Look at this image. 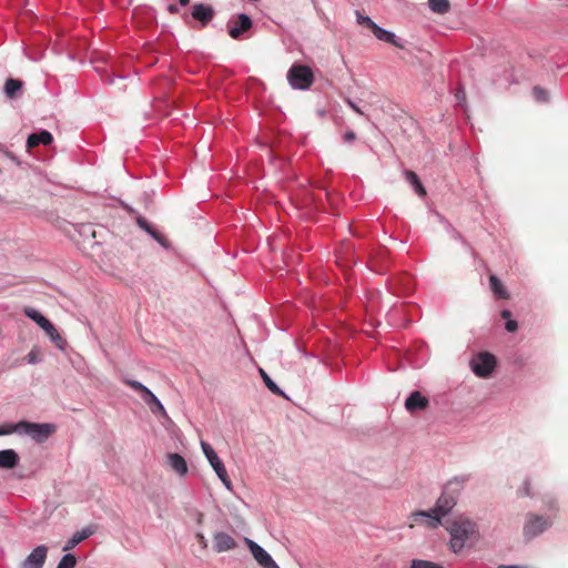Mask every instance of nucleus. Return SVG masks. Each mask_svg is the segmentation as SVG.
I'll return each mask as SVG.
<instances>
[{
    "mask_svg": "<svg viewBox=\"0 0 568 568\" xmlns=\"http://www.w3.org/2000/svg\"><path fill=\"white\" fill-rule=\"evenodd\" d=\"M468 475L455 476L448 480L442 490L440 496L437 498L434 507L428 510H417L412 513L410 520L414 523L427 520L429 528H437L442 525L443 518L452 513L457 505L458 498L468 481Z\"/></svg>",
    "mask_w": 568,
    "mask_h": 568,
    "instance_id": "nucleus-1",
    "label": "nucleus"
},
{
    "mask_svg": "<svg viewBox=\"0 0 568 568\" xmlns=\"http://www.w3.org/2000/svg\"><path fill=\"white\" fill-rule=\"evenodd\" d=\"M449 534V548L454 554L475 545L479 539L478 525L467 516H458L446 527Z\"/></svg>",
    "mask_w": 568,
    "mask_h": 568,
    "instance_id": "nucleus-2",
    "label": "nucleus"
},
{
    "mask_svg": "<svg viewBox=\"0 0 568 568\" xmlns=\"http://www.w3.org/2000/svg\"><path fill=\"white\" fill-rule=\"evenodd\" d=\"M286 79L292 89L306 91L314 82V73L310 67L294 63L288 69Z\"/></svg>",
    "mask_w": 568,
    "mask_h": 568,
    "instance_id": "nucleus-3",
    "label": "nucleus"
},
{
    "mask_svg": "<svg viewBox=\"0 0 568 568\" xmlns=\"http://www.w3.org/2000/svg\"><path fill=\"white\" fill-rule=\"evenodd\" d=\"M20 435H28L37 443H43L55 432V425L49 423L19 422Z\"/></svg>",
    "mask_w": 568,
    "mask_h": 568,
    "instance_id": "nucleus-4",
    "label": "nucleus"
},
{
    "mask_svg": "<svg viewBox=\"0 0 568 568\" xmlns=\"http://www.w3.org/2000/svg\"><path fill=\"white\" fill-rule=\"evenodd\" d=\"M253 27L252 18L246 13H239L232 17L227 24V33L234 40H243L250 38L247 34Z\"/></svg>",
    "mask_w": 568,
    "mask_h": 568,
    "instance_id": "nucleus-5",
    "label": "nucleus"
},
{
    "mask_svg": "<svg viewBox=\"0 0 568 568\" xmlns=\"http://www.w3.org/2000/svg\"><path fill=\"white\" fill-rule=\"evenodd\" d=\"M496 357L487 352L474 356L469 363L473 373L481 378H487L496 367Z\"/></svg>",
    "mask_w": 568,
    "mask_h": 568,
    "instance_id": "nucleus-6",
    "label": "nucleus"
},
{
    "mask_svg": "<svg viewBox=\"0 0 568 568\" xmlns=\"http://www.w3.org/2000/svg\"><path fill=\"white\" fill-rule=\"evenodd\" d=\"M551 521L535 514H528L524 526L526 539H532L550 527Z\"/></svg>",
    "mask_w": 568,
    "mask_h": 568,
    "instance_id": "nucleus-7",
    "label": "nucleus"
},
{
    "mask_svg": "<svg viewBox=\"0 0 568 568\" xmlns=\"http://www.w3.org/2000/svg\"><path fill=\"white\" fill-rule=\"evenodd\" d=\"M247 548L253 555L254 559L257 564L263 568H280V566L275 562L272 556L257 542L250 538L244 539Z\"/></svg>",
    "mask_w": 568,
    "mask_h": 568,
    "instance_id": "nucleus-8",
    "label": "nucleus"
},
{
    "mask_svg": "<svg viewBox=\"0 0 568 568\" xmlns=\"http://www.w3.org/2000/svg\"><path fill=\"white\" fill-rule=\"evenodd\" d=\"M47 556L48 547L45 545H39L34 547L21 562L20 568H43Z\"/></svg>",
    "mask_w": 568,
    "mask_h": 568,
    "instance_id": "nucleus-9",
    "label": "nucleus"
},
{
    "mask_svg": "<svg viewBox=\"0 0 568 568\" xmlns=\"http://www.w3.org/2000/svg\"><path fill=\"white\" fill-rule=\"evenodd\" d=\"M138 226L146 232L155 242H158L164 250H170L171 244L169 240L156 231L143 216L139 215L136 217Z\"/></svg>",
    "mask_w": 568,
    "mask_h": 568,
    "instance_id": "nucleus-10",
    "label": "nucleus"
},
{
    "mask_svg": "<svg viewBox=\"0 0 568 568\" xmlns=\"http://www.w3.org/2000/svg\"><path fill=\"white\" fill-rule=\"evenodd\" d=\"M201 448H202L203 454L205 455L207 462L210 463V465L214 469L215 474L216 475H221V474L224 475L226 468H225L224 463L222 462V459L217 456V454L214 450V448L209 443H206L204 440L201 442Z\"/></svg>",
    "mask_w": 568,
    "mask_h": 568,
    "instance_id": "nucleus-11",
    "label": "nucleus"
},
{
    "mask_svg": "<svg viewBox=\"0 0 568 568\" xmlns=\"http://www.w3.org/2000/svg\"><path fill=\"white\" fill-rule=\"evenodd\" d=\"M429 400L419 390H414L405 400V408L409 413L424 410L428 407Z\"/></svg>",
    "mask_w": 568,
    "mask_h": 568,
    "instance_id": "nucleus-12",
    "label": "nucleus"
},
{
    "mask_svg": "<svg viewBox=\"0 0 568 568\" xmlns=\"http://www.w3.org/2000/svg\"><path fill=\"white\" fill-rule=\"evenodd\" d=\"M436 217L439 223L443 224L446 232L456 241L460 242L462 245L471 254H475L474 248L469 244V242L453 226V224L440 213L436 212Z\"/></svg>",
    "mask_w": 568,
    "mask_h": 568,
    "instance_id": "nucleus-13",
    "label": "nucleus"
},
{
    "mask_svg": "<svg viewBox=\"0 0 568 568\" xmlns=\"http://www.w3.org/2000/svg\"><path fill=\"white\" fill-rule=\"evenodd\" d=\"M213 547L215 551L224 552L234 549L236 547V541L231 535L219 531L213 536Z\"/></svg>",
    "mask_w": 568,
    "mask_h": 568,
    "instance_id": "nucleus-14",
    "label": "nucleus"
},
{
    "mask_svg": "<svg viewBox=\"0 0 568 568\" xmlns=\"http://www.w3.org/2000/svg\"><path fill=\"white\" fill-rule=\"evenodd\" d=\"M372 33L383 42L390 43L399 49L405 48V42L400 38H398L393 31L386 30L378 24L374 27Z\"/></svg>",
    "mask_w": 568,
    "mask_h": 568,
    "instance_id": "nucleus-15",
    "label": "nucleus"
},
{
    "mask_svg": "<svg viewBox=\"0 0 568 568\" xmlns=\"http://www.w3.org/2000/svg\"><path fill=\"white\" fill-rule=\"evenodd\" d=\"M192 17L201 22L202 26H206L214 17V10L211 6L204 3H195L191 12Z\"/></svg>",
    "mask_w": 568,
    "mask_h": 568,
    "instance_id": "nucleus-16",
    "label": "nucleus"
},
{
    "mask_svg": "<svg viewBox=\"0 0 568 568\" xmlns=\"http://www.w3.org/2000/svg\"><path fill=\"white\" fill-rule=\"evenodd\" d=\"M53 141L52 134L48 130H40L28 135L27 149H33L40 144L49 145Z\"/></svg>",
    "mask_w": 568,
    "mask_h": 568,
    "instance_id": "nucleus-17",
    "label": "nucleus"
},
{
    "mask_svg": "<svg viewBox=\"0 0 568 568\" xmlns=\"http://www.w3.org/2000/svg\"><path fill=\"white\" fill-rule=\"evenodd\" d=\"M142 399L149 406L152 414L168 417V414H166V410H165L163 404L161 403V400L158 398V396L151 389H149L144 394Z\"/></svg>",
    "mask_w": 568,
    "mask_h": 568,
    "instance_id": "nucleus-18",
    "label": "nucleus"
},
{
    "mask_svg": "<svg viewBox=\"0 0 568 568\" xmlns=\"http://www.w3.org/2000/svg\"><path fill=\"white\" fill-rule=\"evenodd\" d=\"M169 466L179 475L184 476L187 474V464L185 458L178 453H170L166 456Z\"/></svg>",
    "mask_w": 568,
    "mask_h": 568,
    "instance_id": "nucleus-19",
    "label": "nucleus"
},
{
    "mask_svg": "<svg viewBox=\"0 0 568 568\" xmlns=\"http://www.w3.org/2000/svg\"><path fill=\"white\" fill-rule=\"evenodd\" d=\"M19 464V455L13 449L0 450V468L12 469Z\"/></svg>",
    "mask_w": 568,
    "mask_h": 568,
    "instance_id": "nucleus-20",
    "label": "nucleus"
},
{
    "mask_svg": "<svg viewBox=\"0 0 568 568\" xmlns=\"http://www.w3.org/2000/svg\"><path fill=\"white\" fill-rule=\"evenodd\" d=\"M92 535V530L90 528H83L82 530L75 531L64 544L63 551H69L73 549L77 545H79L84 539L89 538Z\"/></svg>",
    "mask_w": 568,
    "mask_h": 568,
    "instance_id": "nucleus-21",
    "label": "nucleus"
},
{
    "mask_svg": "<svg viewBox=\"0 0 568 568\" xmlns=\"http://www.w3.org/2000/svg\"><path fill=\"white\" fill-rule=\"evenodd\" d=\"M404 175L406 181L412 185V187L416 192V194H418L419 196L426 195V189L424 187L423 183L420 182L418 175L415 172L406 170L404 172Z\"/></svg>",
    "mask_w": 568,
    "mask_h": 568,
    "instance_id": "nucleus-22",
    "label": "nucleus"
},
{
    "mask_svg": "<svg viewBox=\"0 0 568 568\" xmlns=\"http://www.w3.org/2000/svg\"><path fill=\"white\" fill-rule=\"evenodd\" d=\"M42 329L47 333V335L59 349L64 351L67 342L64 338H62V336L59 334L55 326L51 322L49 323V326H44Z\"/></svg>",
    "mask_w": 568,
    "mask_h": 568,
    "instance_id": "nucleus-23",
    "label": "nucleus"
},
{
    "mask_svg": "<svg viewBox=\"0 0 568 568\" xmlns=\"http://www.w3.org/2000/svg\"><path fill=\"white\" fill-rule=\"evenodd\" d=\"M489 285L493 293L503 300H507L509 297V294L507 290L501 284L500 280L496 275L489 276Z\"/></svg>",
    "mask_w": 568,
    "mask_h": 568,
    "instance_id": "nucleus-24",
    "label": "nucleus"
},
{
    "mask_svg": "<svg viewBox=\"0 0 568 568\" xmlns=\"http://www.w3.org/2000/svg\"><path fill=\"white\" fill-rule=\"evenodd\" d=\"M24 314L30 320L34 321L41 328L49 326L50 321L43 316L38 310L32 307H26Z\"/></svg>",
    "mask_w": 568,
    "mask_h": 568,
    "instance_id": "nucleus-25",
    "label": "nucleus"
},
{
    "mask_svg": "<svg viewBox=\"0 0 568 568\" xmlns=\"http://www.w3.org/2000/svg\"><path fill=\"white\" fill-rule=\"evenodd\" d=\"M22 81L18 79H8L4 83V93L8 98H14L17 93L22 89Z\"/></svg>",
    "mask_w": 568,
    "mask_h": 568,
    "instance_id": "nucleus-26",
    "label": "nucleus"
},
{
    "mask_svg": "<svg viewBox=\"0 0 568 568\" xmlns=\"http://www.w3.org/2000/svg\"><path fill=\"white\" fill-rule=\"evenodd\" d=\"M428 6L430 11L437 14H445L450 9L448 0H428Z\"/></svg>",
    "mask_w": 568,
    "mask_h": 568,
    "instance_id": "nucleus-27",
    "label": "nucleus"
},
{
    "mask_svg": "<svg viewBox=\"0 0 568 568\" xmlns=\"http://www.w3.org/2000/svg\"><path fill=\"white\" fill-rule=\"evenodd\" d=\"M260 376L262 377L266 387L275 395L285 396V393L276 385V383L268 376V374L263 369H258Z\"/></svg>",
    "mask_w": 568,
    "mask_h": 568,
    "instance_id": "nucleus-28",
    "label": "nucleus"
},
{
    "mask_svg": "<svg viewBox=\"0 0 568 568\" xmlns=\"http://www.w3.org/2000/svg\"><path fill=\"white\" fill-rule=\"evenodd\" d=\"M75 565H77V557L71 552H67L62 556V558L60 559V561L55 568H74Z\"/></svg>",
    "mask_w": 568,
    "mask_h": 568,
    "instance_id": "nucleus-29",
    "label": "nucleus"
},
{
    "mask_svg": "<svg viewBox=\"0 0 568 568\" xmlns=\"http://www.w3.org/2000/svg\"><path fill=\"white\" fill-rule=\"evenodd\" d=\"M410 568H444L442 565L423 559H413Z\"/></svg>",
    "mask_w": 568,
    "mask_h": 568,
    "instance_id": "nucleus-30",
    "label": "nucleus"
},
{
    "mask_svg": "<svg viewBox=\"0 0 568 568\" xmlns=\"http://www.w3.org/2000/svg\"><path fill=\"white\" fill-rule=\"evenodd\" d=\"M355 13L357 23L373 31L376 23L368 16H363L359 11H356Z\"/></svg>",
    "mask_w": 568,
    "mask_h": 568,
    "instance_id": "nucleus-31",
    "label": "nucleus"
},
{
    "mask_svg": "<svg viewBox=\"0 0 568 568\" xmlns=\"http://www.w3.org/2000/svg\"><path fill=\"white\" fill-rule=\"evenodd\" d=\"M126 385H129L132 389L140 393L141 397L144 396V394L150 389L145 385H143L141 382L135 379H125L124 381Z\"/></svg>",
    "mask_w": 568,
    "mask_h": 568,
    "instance_id": "nucleus-32",
    "label": "nucleus"
},
{
    "mask_svg": "<svg viewBox=\"0 0 568 568\" xmlns=\"http://www.w3.org/2000/svg\"><path fill=\"white\" fill-rule=\"evenodd\" d=\"M17 433L20 435L19 422L16 424H3L0 425V436L10 435Z\"/></svg>",
    "mask_w": 568,
    "mask_h": 568,
    "instance_id": "nucleus-33",
    "label": "nucleus"
},
{
    "mask_svg": "<svg viewBox=\"0 0 568 568\" xmlns=\"http://www.w3.org/2000/svg\"><path fill=\"white\" fill-rule=\"evenodd\" d=\"M532 95L535 98L536 101L538 102H546L548 101V93L545 89L540 88V87H535L532 89Z\"/></svg>",
    "mask_w": 568,
    "mask_h": 568,
    "instance_id": "nucleus-34",
    "label": "nucleus"
},
{
    "mask_svg": "<svg viewBox=\"0 0 568 568\" xmlns=\"http://www.w3.org/2000/svg\"><path fill=\"white\" fill-rule=\"evenodd\" d=\"M219 477V479L224 484V486L231 490L232 489V481L227 475V471L225 470V474L224 475H216Z\"/></svg>",
    "mask_w": 568,
    "mask_h": 568,
    "instance_id": "nucleus-35",
    "label": "nucleus"
},
{
    "mask_svg": "<svg viewBox=\"0 0 568 568\" xmlns=\"http://www.w3.org/2000/svg\"><path fill=\"white\" fill-rule=\"evenodd\" d=\"M356 139V134L353 130H348L343 134V141L345 143H351Z\"/></svg>",
    "mask_w": 568,
    "mask_h": 568,
    "instance_id": "nucleus-36",
    "label": "nucleus"
},
{
    "mask_svg": "<svg viewBox=\"0 0 568 568\" xmlns=\"http://www.w3.org/2000/svg\"><path fill=\"white\" fill-rule=\"evenodd\" d=\"M505 328H506L508 332L513 333V332H516V331H517V328H518V324H517V322H516L515 320H508V321H506V323H505Z\"/></svg>",
    "mask_w": 568,
    "mask_h": 568,
    "instance_id": "nucleus-37",
    "label": "nucleus"
},
{
    "mask_svg": "<svg viewBox=\"0 0 568 568\" xmlns=\"http://www.w3.org/2000/svg\"><path fill=\"white\" fill-rule=\"evenodd\" d=\"M455 97H456L458 104L462 105L466 102V93L463 89H458Z\"/></svg>",
    "mask_w": 568,
    "mask_h": 568,
    "instance_id": "nucleus-38",
    "label": "nucleus"
},
{
    "mask_svg": "<svg viewBox=\"0 0 568 568\" xmlns=\"http://www.w3.org/2000/svg\"><path fill=\"white\" fill-rule=\"evenodd\" d=\"M346 102H347L348 106H349L353 111H355L357 114H361V115H363V114H364V112H363V111L357 106V104H356L355 102H353V101H352V100H349V99H348Z\"/></svg>",
    "mask_w": 568,
    "mask_h": 568,
    "instance_id": "nucleus-39",
    "label": "nucleus"
},
{
    "mask_svg": "<svg viewBox=\"0 0 568 568\" xmlns=\"http://www.w3.org/2000/svg\"><path fill=\"white\" fill-rule=\"evenodd\" d=\"M27 361L29 364H36L38 363V357H37V354L34 352H30L28 355H27Z\"/></svg>",
    "mask_w": 568,
    "mask_h": 568,
    "instance_id": "nucleus-40",
    "label": "nucleus"
},
{
    "mask_svg": "<svg viewBox=\"0 0 568 568\" xmlns=\"http://www.w3.org/2000/svg\"><path fill=\"white\" fill-rule=\"evenodd\" d=\"M529 481L525 480L524 486L521 488V491L525 496H530V488H529Z\"/></svg>",
    "mask_w": 568,
    "mask_h": 568,
    "instance_id": "nucleus-41",
    "label": "nucleus"
},
{
    "mask_svg": "<svg viewBox=\"0 0 568 568\" xmlns=\"http://www.w3.org/2000/svg\"><path fill=\"white\" fill-rule=\"evenodd\" d=\"M500 315L506 321L511 320V312L509 310H503Z\"/></svg>",
    "mask_w": 568,
    "mask_h": 568,
    "instance_id": "nucleus-42",
    "label": "nucleus"
},
{
    "mask_svg": "<svg viewBox=\"0 0 568 568\" xmlns=\"http://www.w3.org/2000/svg\"><path fill=\"white\" fill-rule=\"evenodd\" d=\"M168 11L170 13H178L179 12V7L176 4H169L168 6Z\"/></svg>",
    "mask_w": 568,
    "mask_h": 568,
    "instance_id": "nucleus-43",
    "label": "nucleus"
},
{
    "mask_svg": "<svg viewBox=\"0 0 568 568\" xmlns=\"http://www.w3.org/2000/svg\"><path fill=\"white\" fill-rule=\"evenodd\" d=\"M0 153H4L6 155H10L9 152L6 151V148L2 143H0Z\"/></svg>",
    "mask_w": 568,
    "mask_h": 568,
    "instance_id": "nucleus-44",
    "label": "nucleus"
},
{
    "mask_svg": "<svg viewBox=\"0 0 568 568\" xmlns=\"http://www.w3.org/2000/svg\"><path fill=\"white\" fill-rule=\"evenodd\" d=\"M190 0H179L180 6L185 7L187 6Z\"/></svg>",
    "mask_w": 568,
    "mask_h": 568,
    "instance_id": "nucleus-45",
    "label": "nucleus"
}]
</instances>
